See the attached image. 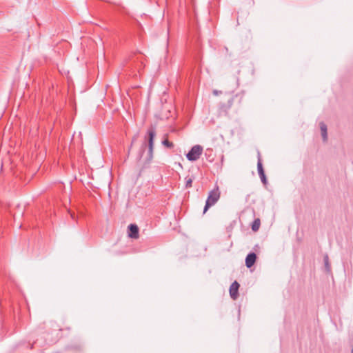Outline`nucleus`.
<instances>
[{
	"instance_id": "7ed1b4c3",
	"label": "nucleus",
	"mask_w": 353,
	"mask_h": 353,
	"mask_svg": "<svg viewBox=\"0 0 353 353\" xmlns=\"http://www.w3.org/2000/svg\"><path fill=\"white\" fill-rule=\"evenodd\" d=\"M202 152L203 147L200 145H195L186 154V157L190 161H195L200 158Z\"/></svg>"
},
{
	"instance_id": "f8f14e48",
	"label": "nucleus",
	"mask_w": 353,
	"mask_h": 353,
	"mask_svg": "<svg viewBox=\"0 0 353 353\" xmlns=\"http://www.w3.org/2000/svg\"><path fill=\"white\" fill-rule=\"evenodd\" d=\"M324 263H325V265L326 269L327 270H330L329 258H328L327 255H325L324 256Z\"/></svg>"
},
{
	"instance_id": "423d86ee",
	"label": "nucleus",
	"mask_w": 353,
	"mask_h": 353,
	"mask_svg": "<svg viewBox=\"0 0 353 353\" xmlns=\"http://www.w3.org/2000/svg\"><path fill=\"white\" fill-rule=\"evenodd\" d=\"M256 260V254L254 252L249 253L245 258V265L250 268L254 265Z\"/></svg>"
},
{
	"instance_id": "20e7f679",
	"label": "nucleus",
	"mask_w": 353,
	"mask_h": 353,
	"mask_svg": "<svg viewBox=\"0 0 353 353\" xmlns=\"http://www.w3.org/2000/svg\"><path fill=\"white\" fill-rule=\"evenodd\" d=\"M139 228L136 224H130L128 227V234L130 238L137 239L139 236Z\"/></svg>"
},
{
	"instance_id": "9d476101",
	"label": "nucleus",
	"mask_w": 353,
	"mask_h": 353,
	"mask_svg": "<svg viewBox=\"0 0 353 353\" xmlns=\"http://www.w3.org/2000/svg\"><path fill=\"white\" fill-rule=\"evenodd\" d=\"M261 225V221L259 219H256L252 223V230L254 232H256L259 230Z\"/></svg>"
},
{
	"instance_id": "2eb2a0df",
	"label": "nucleus",
	"mask_w": 353,
	"mask_h": 353,
	"mask_svg": "<svg viewBox=\"0 0 353 353\" xmlns=\"http://www.w3.org/2000/svg\"><path fill=\"white\" fill-rule=\"evenodd\" d=\"M351 353H353V348H352V350H351Z\"/></svg>"
},
{
	"instance_id": "1a4fd4ad",
	"label": "nucleus",
	"mask_w": 353,
	"mask_h": 353,
	"mask_svg": "<svg viewBox=\"0 0 353 353\" xmlns=\"http://www.w3.org/2000/svg\"><path fill=\"white\" fill-rule=\"evenodd\" d=\"M165 138L162 141L163 145L168 148H173L174 143L168 139V134H165Z\"/></svg>"
},
{
	"instance_id": "39448f33",
	"label": "nucleus",
	"mask_w": 353,
	"mask_h": 353,
	"mask_svg": "<svg viewBox=\"0 0 353 353\" xmlns=\"http://www.w3.org/2000/svg\"><path fill=\"white\" fill-rule=\"evenodd\" d=\"M239 284L237 281H234L230 287V295L233 300H236L239 296Z\"/></svg>"
},
{
	"instance_id": "9b49d317",
	"label": "nucleus",
	"mask_w": 353,
	"mask_h": 353,
	"mask_svg": "<svg viewBox=\"0 0 353 353\" xmlns=\"http://www.w3.org/2000/svg\"><path fill=\"white\" fill-rule=\"evenodd\" d=\"M194 178L192 176H187L185 177V188H189L192 187V181Z\"/></svg>"
},
{
	"instance_id": "6e6552de",
	"label": "nucleus",
	"mask_w": 353,
	"mask_h": 353,
	"mask_svg": "<svg viewBox=\"0 0 353 353\" xmlns=\"http://www.w3.org/2000/svg\"><path fill=\"white\" fill-rule=\"evenodd\" d=\"M257 170L259 175L265 174L264 170L263 168L262 160L261 158V154L258 152V161H257Z\"/></svg>"
},
{
	"instance_id": "f03ea898",
	"label": "nucleus",
	"mask_w": 353,
	"mask_h": 353,
	"mask_svg": "<svg viewBox=\"0 0 353 353\" xmlns=\"http://www.w3.org/2000/svg\"><path fill=\"white\" fill-rule=\"evenodd\" d=\"M219 197L220 192L218 188L210 191L205 202V205L203 209V213H205L209 209V208L214 205L219 199Z\"/></svg>"
},
{
	"instance_id": "0eeeda50",
	"label": "nucleus",
	"mask_w": 353,
	"mask_h": 353,
	"mask_svg": "<svg viewBox=\"0 0 353 353\" xmlns=\"http://www.w3.org/2000/svg\"><path fill=\"white\" fill-rule=\"evenodd\" d=\"M320 129L321 131V135L323 141H326L327 140V125L325 123L321 122L319 123Z\"/></svg>"
},
{
	"instance_id": "ddd939ff",
	"label": "nucleus",
	"mask_w": 353,
	"mask_h": 353,
	"mask_svg": "<svg viewBox=\"0 0 353 353\" xmlns=\"http://www.w3.org/2000/svg\"><path fill=\"white\" fill-rule=\"evenodd\" d=\"M259 176L261 178V182L263 184H266L267 183V179H266L265 174L259 175Z\"/></svg>"
},
{
	"instance_id": "4468645a",
	"label": "nucleus",
	"mask_w": 353,
	"mask_h": 353,
	"mask_svg": "<svg viewBox=\"0 0 353 353\" xmlns=\"http://www.w3.org/2000/svg\"><path fill=\"white\" fill-rule=\"evenodd\" d=\"M220 92H221V91H218V90H214L213 91V94H214V95H218V94H219V93H220Z\"/></svg>"
},
{
	"instance_id": "f257e3e1",
	"label": "nucleus",
	"mask_w": 353,
	"mask_h": 353,
	"mask_svg": "<svg viewBox=\"0 0 353 353\" xmlns=\"http://www.w3.org/2000/svg\"><path fill=\"white\" fill-rule=\"evenodd\" d=\"M156 136V128L154 126H150L148 128L147 130V134L145 137V141L143 143L141 148L143 150L144 148L146 145V141H148V163H150L152 159L153 158V151H154V139Z\"/></svg>"
}]
</instances>
